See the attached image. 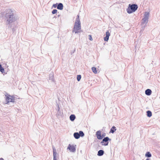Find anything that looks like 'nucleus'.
Returning <instances> with one entry per match:
<instances>
[{
	"mask_svg": "<svg viewBox=\"0 0 160 160\" xmlns=\"http://www.w3.org/2000/svg\"><path fill=\"white\" fill-rule=\"evenodd\" d=\"M4 22L7 25H8V28H11L12 24L17 21L18 18L16 16L15 11L11 9L6 10L4 15Z\"/></svg>",
	"mask_w": 160,
	"mask_h": 160,
	"instance_id": "1",
	"label": "nucleus"
},
{
	"mask_svg": "<svg viewBox=\"0 0 160 160\" xmlns=\"http://www.w3.org/2000/svg\"><path fill=\"white\" fill-rule=\"evenodd\" d=\"M81 28V22L79 19V16L78 15L74 23V27L73 30H72V32H75V33H78L79 32L78 30L80 29Z\"/></svg>",
	"mask_w": 160,
	"mask_h": 160,
	"instance_id": "2",
	"label": "nucleus"
},
{
	"mask_svg": "<svg viewBox=\"0 0 160 160\" xmlns=\"http://www.w3.org/2000/svg\"><path fill=\"white\" fill-rule=\"evenodd\" d=\"M138 8V6L136 4H129L128 7L127 9V12L128 13H131L135 12Z\"/></svg>",
	"mask_w": 160,
	"mask_h": 160,
	"instance_id": "3",
	"label": "nucleus"
},
{
	"mask_svg": "<svg viewBox=\"0 0 160 160\" xmlns=\"http://www.w3.org/2000/svg\"><path fill=\"white\" fill-rule=\"evenodd\" d=\"M4 95L6 97L5 100L6 101V104H8L10 102H14L15 101L14 97L9 94L7 92H5Z\"/></svg>",
	"mask_w": 160,
	"mask_h": 160,
	"instance_id": "4",
	"label": "nucleus"
},
{
	"mask_svg": "<svg viewBox=\"0 0 160 160\" xmlns=\"http://www.w3.org/2000/svg\"><path fill=\"white\" fill-rule=\"evenodd\" d=\"M111 140V139H110L108 137H104V138L102 139V140L101 142V143L102 145L105 146H107L108 144V141H110Z\"/></svg>",
	"mask_w": 160,
	"mask_h": 160,
	"instance_id": "5",
	"label": "nucleus"
},
{
	"mask_svg": "<svg viewBox=\"0 0 160 160\" xmlns=\"http://www.w3.org/2000/svg\"><path fill=\"white\" fill-rule=\"evenodd\" d=\"M96 135L98 139L101 140L104 138L106 134L105 133H104L101 135V132L100 131H98L96 132Z\"/></svg>",
	"mask_w": 160,
	"mask_h": 160,
	"instance_id": "6",
	"label": "nucleus"
},
{
	"mask_svg": "<svg viewBox=\"0 0 160 160\" xmlns=\"http://www.w3.org/2000/svg\"><path fill=\"white\" fill-rule=\"evenodd\" d=\"M148 19L145 18H143L142 20V25H144L142 29V30L140 31V33H141L142 32V31L144 29V28H145L146 25L147 23L148 22Z\"/></svg>",
	"mask_w": 160,
	"mask_h": 160,
	"instance_id": "7",
	"label": "nucleus"
},
{
	"mask_svg": "<svg viewBox=\"0 0 160 160\" xmlns=\"http://www.w3.org/2000/svg\"><path fill=\"white\" fill-rule=\"evenodd\" d=\"M67 149H69L70 152H75L76 151V148L75 146L70 144L68 145Z\"/></svg>",
	"mask_w": 160,
	"mask_h": 160,
	"instance_id": "8",
	"label": "nucleus"
},
{
	"mask_svg": "<svg viewBox=\"0 0 160 160\" xmlns=\"http://www.w3.org/2000/svg\"><path fill=\"white\" fill-rule=\"evenodd\" d=\"M53 160H57V153L56 152V149L55 148H53Z\"/></svg>",
	"mask_w": 160,
	"mask_h": 160,
	"instance_id": "9",
	"label": "nucleus"
},
{
	"mask_svg": "<svg viewBox=\"0 0 160 160\" xmlns=\"http://www.w3.org/2000/svg\"><path fill=\"white\" fill-rule=\"evenodd\" d=\"M106 36L104 38V40L105 41H107L109 39V36L110 35V34L108 31H107L106 32Z\"/></svg>",
	"mask_w": 160,
	"mask_h": 160,
	"instance_id": "10",
	"label": "nucleus"
},
{
	"mask_svg": "<svg viewBox=\"0 0 160 160\" xmlns=\"http://www.w3.org/2000/svg\"><path fill=\"white\" fill-rule=\"evenodd\" d=\"M63 5L61 3H58L57 9L60 10H62L63 8Z\"/></svg>",
	"mask_w": 160,
	"mask_h": 160,
	"instance_id": "11",
	"label": "nucleus"
},
{
	"mask_svg": "<svg viewBox=\"0 0 160 160\" xmlns=\"http://www.w3.org/2000/svg\"><path fill=\"white\" fill-rule=\"evenodd\" d=\"M152 92L151 90L149 89H146L145 91V94L148 96L150 95L151 94Z\"/></svg>",
	"mask_w": 160,
	"mask_h": 160,
	"instance_id": "12",
	"label": "nucleus"
},
{
	"mask_svg": "<svg viewBox=\"0 0 160 160\" xmlns=\"http://www.w3.org/2000/svg\"><path fill=\"white\" fill-rule=\"evenodd\" d=\"M49 80H51L52 82H54V74L53 73H51L50 74Z\"/></svg>",
	"mask_w": 160,
	"mask_h": 160,
	"instance_id": "13",
	"label": "nucleus"
},
{
	"mask_svg": "<svg viewBox=\"0 0 160 160\" xmlns=\"http://www.w3.org/2000/svg\"><path fill=\"white\" fill-rule=\"evenodd\" d=\"M104 151L102 150H100L98 151L97 155L98 156H101L103 155L104 154Z\"/></svg>",
	"mask_w": 160,
	"mask_h": 160,
	"instance_id": "14",
	"label": "nucleus"
},
{
	"mask_svg": "<svg viewBox=\"0 0 160 160\" xmlns=\"http://www.w3.org/2000/svg\"><path fill=\"white\" fill-rule=\"evenodd\" d=\"M73 136L75 138L78 139L80 138V135L79 133L78 132H76L74 133Z\"/></svg>",
	"mask_w": 160,
	"mask_h": 160,
	"instance_id": "15",
	"label": "nucleus"
},
{
	"mask_svg": "<svg viewBox=\"0 0 160 160\" xmlns=\"http://www.w3.org/2000/svg\"><path fill=\"white\" fill-rule=\"evenodd\" d=\"M69 118L71 121H73L75 119L76 117L74 114H72L70 116Z\"/></svg>",
	"mask_w": 160,
	"mask_h": 160,
	"instance_id": "16",
	"label": "nucleus"
},
{
	"mask_svg": "<svg viewBox=\"0 0 160 160\" xmlns=\"http://www.w3.org/2000/svg\"><path fill=\"white\" fill-rule=\"evenodd\" d=\"M116 128L115 126H113L110 129V132L113 133L116 130Z\"/></svg>",
	"mask_w": 160,
	"mask_h": 160,
	"instance_id": "17",
	"label": "nucleus"
},
{
	"mask_svg": "<svg viewBox=\"0 0 160 160\" xmlns=\"http://www.w3.org/2000/svg\"><path fill=\"white\" fill-rule=\"evenodd\" d=\"M149 16V13L148 12H145L144 13V18L148 19Z\"/></svg>",
	"mask_w": 160,
	"mask_h": 160,
	"instance_id": "18",
	"label": "nucleus"
},
{
	"mask_svg": "<svg viewBox=\"0 0 160 160\" xmlns=\"http://www.w3.org/2000/svg\"><path fill=\"white\" fill-rule=\"evenodd\" d=\"M147 116L148 117H150L152 116V112L149 111H147Z\"/></svg>",
	"mask_w": 160,
	"mask_h": 160,
	"instance_id": "19",
	"label": "nucleus"
},
{
	"mask_svg": "<svg viewBox=\"0 0 160 160\" xmlns=\"http://www.w3.org/2000/svg\"><path fill=\"white\" fill-rule=\"evenodd\" d=\"M145 156L148 158H150L152 156V155L149 152H147L145 154Z\"/></svg>",
	"mask_w": 160,
	"mask_h": 160,
	"instance_id": "20",
	"label": "nucleus"
},
{
	"mask_svg": "<svg viewBox=\"0 0 160 160\" xmlns=\"http://www.w3.org/2000/svg\"><path fill=\"white\" fill-rule=\"evenodd\" d=\"M92 72H93L95 73L96 74L97 73V71L96 70V68L95 67H92Z\"/></svg>",
	"mask_w": 160,
	"mask_h": 160,
	"instance_id": "21",
	"label": "nucleus"
},
{
	"mask_svg": "<svg viewBox=\"0 0 160 160\" xmlns=\"http://www.w3.org/2000/svg\"><path fill=\"white\" fill-rule=\"evenodd\" d=\"M78 133L80 135V137H83L84 136V134L82 131H80Z\"/></svg>",
	"mask_w": 160,
	"mask_h": 160,
	"instance_id": "22",
	"label": "nucleus"
},
{
	"mask_svg": "<svg viewBox=\"0 0 160 160\" xmlns=\"http://www.w3.org/2000/svg\"><path fill=\"white\" fill-rule=\"evenodd\" d=\"M0 71L2 73L4 72V69L2 66V65H0Z\"/></svg>",
	"mask_w": 160,
	"mask_h": 160,
	"instance_id": "23",
	"label": "nucleus"
},
{
	"mask_svg": "<svg viewBox=\"0 0 160 160\" xmlns=\"http://www.w3.org/2000/svg\"><path fill=\"white\" fill-rule=\"evenodd\" d=\"M81 76L80 75H78L77 76V78L78 81H79L81 79Z\"/></svg>",
	"mask_w": 160,
	"mask_h": 160,
	"instance_id": "24",
	"label": "nucleus"
},
{
	"mask_svg": "<svg viewBox=\"0 0 160 160\" xmlns=\"http://www.w3.org/2000/svg\"><path fill=\"white\" fill-rule=\"evenodd\" d=\"M57 12V10H56V9H53L52 11V14H55V13H56Z\"/></svg>",
	"mask_w": 160,
	"mask_h": 160,
	"instance_id": "25",
	"label": "nucleus"
},
{
	"mask_svg": "<svg viewBox=\"0 0 160 160\" xmlns=\"http://www.w3.org/2000/svg\"><path fill=\"white\" fill-rule=\"evenodd\" d=\"M58 4V3H56V4H53L52 6L53 7H54V8H57Z\"/></svg>",
	"mask_w": 160,
	"mask_h": 160,
	"instance_id": "26",
	"label": "nucleus"
},
{
	"mask_svg": "<svg viewBox=\"0 0 160 160\" xmlns=\"http://www.w3.org/2000/svg\"><path fill=\"white\" fill-rule=\"evenodd\" d=\"M89 37V40H90V41H92L93 39L92 37V36L91 35H89L88 36Z\"/></svg>",
	"mask_w": 160,
	"mask_h": 160,
	"instance_id": "27",
	"label": "nucleus"
},
{
	"mask_svg": "<svg viewBox=\"0 0 160 160\" xmlns=\"http://www.w3.org/2000/svg\"><path fill=\"white\" fill-rule=\"evenodd\" d=\"M62 113L61 112H59L58 113V114L59 115L61 116L62 115Z\"/></svg>",
	"mask_w": 160,
	"mask_h": 160,
	"instance_id": "28",
	"label": "nucleus"
},
{
	"mask_svg": "<svg viewBox=\"0 0 160 160\" xmlns=\"http://www.w3.org/2000/svg\"><path fill=\"white\" fill-rule=\"evenodd\" d=\"M59 107L58 106V111L59 112Z\"/></svg>",
	"mask_w": 160,
	"mask_h": 160,
	"instance_id": "29",
	"label": "nucleus"
},
{
	"mask_svg": "<svg viewBox=\"0 0 160 160\" xmlns=\"http://www.w3.org/2000/svg\"><path fill=\"white\" fill-rule=\"evenodd\" d=\"M0 160H4L2 158H0Z\"/></svg>",
	"mask_w": 160,
	"mask_h": 160,
	"instance_id": "30",
	"label": "nucleus"
},
{
	"mask_svg": "<svg viewBox=\"0 0 160 160\" xmlns=\"http://www.w3.org/2000/svg\"><path fill=\"white\" fill-rule=\"evenodd\" d=\"M75 51V50H74V51L73 52H72L71 53V54H72V53H74V52Z\"/></svg>",
	"mask_w": 160,
	"mask_h": 160,
	"instance_id": "31",
	"label": "nucleus"
},
{
	"mask_svg": "<svg viewBox=\"0 0 160 160\" xmlns=\"http://www.w3.org/2000/svg\"><path fill=\"white\" fill-rule=\"evenodd\" d=\"M146 160H149V159H148V158H147V159Z\"/></svg>",
	"mask_w": 160,
	"mask_h": 160,
	"instance_id": "32",
	"label": "nucleus"
},
{
	"mask_svg": "<svg viewBox=\"0 0 160 160\" xmlns=\"http://www.w3.org/2000/svg\"><path fill=\"white\" fill-rule=\"evenodd\" d=\"M60 16V15H58V17H59V16Z\"/></svg>",
	"mask_w": 160,
	"mask_h": 160,
	"instance_id": "33",
	"label": "nucleus"
}]
</instances>
